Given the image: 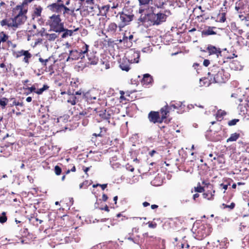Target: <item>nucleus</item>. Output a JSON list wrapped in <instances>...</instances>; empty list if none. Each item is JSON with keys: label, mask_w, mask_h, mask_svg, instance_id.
<instances>
[{"label": "nucleus", "mask_w": 249, "mask_h": 249, "mask_svg": "<svg viewBox=\"0 0 249 249\" xmlns=\"http://www.w3.org/2000/svg\"><path fill=\"white\" fill-rule=\"evenodd\" d=\"M210 71L208 75L212 76L210 81L213 83H225L229 78V73H226L222 68L216 65L211 67Z\"/></svg>", "instance_id": "f257e3e1"}, {"label": "nucleus", "mask_w": 249, "mask_h": 249, "mask_svg": "<svg viewBox=\"0 0 249 249\" xmlns=\"http://www.w3.org/2000/svg\"><path fill=\"white\" fill-rule=\"evenodd\" d=\"M47 24L50 27L51 30L60 33L63 30L64 23L62 22L59 15L53 14L50 17Z\"/></svg>", "instance_id": "f03ea898"}, {"label": "nucleus", "mask_w": 249, "mask_h": 249, "mask_svg": "<svg viewBox=\"0 0 249 249\" xmlns=\"http://www.w3.org/2000/svg\"><path fill=\"white\" fill-rule=\"evenodd\" d=\"M146 16L153 25H159L165 21L166 19V15L161 12H158L157 14L147 13Z\"/></svg>", "instance_id": "7ed1b4c3"}, {"label": "nucleus", "mask_w": 249, "mask_h": 249, "mask_svg": "<svg viewBox=\"0 0 249 249\" xmlns=\"http://www.w3.org/2000/svg\"><path fill=\"white\" fill-rule=\"evenodd\" d=\"M89 46L87 44L82 48V50H74L70 51L69 55L71 56L72 60H78L80 58L81 59L85 57L86 53H88Z\"/></svg>", "instance_id": "20e7f679"}, {"label": "nucleus", "mask_w": 249, "mask_h": 249, "mask_svg": "<svg viewBox=\"0 0 249 249\" xmlns=\"http://www.w3.org/2000/svg\"><path fill=\"white\" fill-rule=\"evenodd\" d=\"M134 57H136L133 60H131V62L129 60L126 58H123L120 62V67L123 71H128L130 70V64L132 63H138L139 61L140 54L139 53H134Z\"/></svg>", "instance_id": "39448f33"}, {"label": "nucleus", "mask_w": 249, "mask_h": 249, "mask_svg": "<svg viewBox=\"0 0 249 249\" xmlns=\"http://www.w3.org/2000/svg\"><path fill=\"white\" fill-rule=\"evenodd\" d=\"M97 92L95 90H89L83 93V98L89 104L95 103L97 100Z\"/></svg>", "instance_id": "423d86ee"}, {"label": "nucleus", "mask_w": 249, "mask_h": 249, "mask_svg": "<svg viewBox=\"0 0 249 249\" xmlns=\"http://www.w3.org/2000/svg\"><path fill=\"white\" fill-rule=\"evenodd\" d=\"M133 18L134 15L128 11L123 12L120 14V19L123 26L128 25L133 20Z\"/></svg>", "instance_id": "0eeeda50"}, {"label": "nucleus", "mask_w": 249, "mask_h": 249, "mask_svg": "<svg viewBox=\"0 0 249 249\" xmlns=\"http://www.w3.org/2000/svg\"><path fill=\"white\" fill-rule=\"evenodd\" d=\"M148 118L150 122L154 124H161L164 120L163 117H160L158 111H151L148 115Z\"/></svg>", "instance_id": "6e6552de"}, {"label": "nucleus", "mask_w": 249, "mask_h": 249, "mask_svg": "<svg viewBox=\"0 0 249 249\" xmlns=\"http://www.w3.org/2000/svg\"><path fill=\"white\" fill-rule=\"evenodd\" d=\"M27 17L25 15H23L22 12L19 13L14 18H11L12 26L14 28H18L19 25L23 23L26 20Z\"/></svg>", "instance_id": "1a4fd4ad"}, {"label": "nucleus", "mask_w": 249, "mask_h": 249, "mask_svg": "<svg viewBox=\"0 0 249 249\" xmlns=\"http://www.w3.org/2000/svg\"><path fill=\"white\" fill-rule=\"evenodd\" d=\"M207 51L209 55H215L217 58L221 56L222 51L219 48H217L214 46L209 44L207 47Z\"/></svg>", "instance_id": "9d476101"}, {"label": "nucleus", "mask_w": 249, "mask_h": 249, "mask_svg": "<svg viewBox=\"0 0 249 249\" xmlns=\"http://www.w3.org/2000/svg\"><path fill=\"white\" fill-rule=\"evenodd\" d=\"M50 10L53 12L60 13L63 10L64 4L61 3H52L48 6Z\"/></svg>", "instance_id": "9b49d317"}, {"label": "nucleus", "mask_w": 249, "mask_h": 249, "mask_svg": "<svg viewBox=\"0 0 249 249\" xmlns=\"http://www.w3.org/2000/svg\"><path fill=\"white\" fill-rule=\"evenodd\" d=\"M170 109L171 110L173 109L174 110L175 109L180 110L181 112L184 111L185 106L183 104L182 102H172L169 106Z\"/></svg>", "instance_id": "f8f14e48"}, {"label": "nucleus", "mask_w": 249, "mask_h": 249, "mask_svg": "<svg viewBox=\"0 0 249 249\" xmlns=\"http://www.w3.org/2000/svg\"><path fill=\"white\" fill-rule=\"evenodd\" d=\"M79 30L78 28H77L73 30H69L67 29H66L64 28V26H63V30L61 31V33H63L61 35V38H65L68 37V36H72L73 35V33Z\"/></svg>", "instance_id": "ddd939ff"}, {"label": "nucleus", "mask_w": 249, "mask_h": 249, "mask_svg": "<svg viewBox=\"0 0 249 249\" xmlns=\"http://www.w3.org/2000/svg\"><path fill=\"white\" fill-rule=\"evenodd\" d=\"M88 61L87 63L90 65H96L98 62V58L94 53L87 54Z\"/></svg>", "instance_id": "4468645a"}, {"label": "nucleus", "mask_w": 249, "mask_h": 249, "mask_svg": "<svg viewBox=\"0 0 249 249\" xmlns=\"http://www.w3.org/2000/svg\"><path fill=\"white\" fill-rule=\"evenodd\" d=\"M152 76L149 74L146 73L143 75L141 82L143 85H147L152 82Z\"/></svg>", "instance_id": "2eb2a0df"}, {"label": "nucleus", "mask_w": 249, "mask_h": 249, "mask_svg": "<svg viewBox=\"0 0 249 249\" xmlns=\"http://www.w3.org/2000/svg\"><path fill=\"white\" fill-rule=\"evenodd\" d=\"M68 94L71 95L67 100L68 103H70L71 105H74L79 101L78 98L74 96V94H71V91H68Z\"/></svg>", "instance_id": "dca6fc26"}, {"label": "nucleus", "mask_w": 249, "mask_h": 249, "mask_svg": "<svg viewBox=\"0 0 249 249\" xmlns=\"http://www.w3.org/2000/svg\"><path fill=\"white\" fill-rule=\"evenodd\" d=\"M215 28L216 27H215L209 26L207 29H205L202 32V35L206 36L215 35L216 34V32L213 30V29Z\"/></svg>", "instance_id": "f3484780"}, {"label": "nucleus", "mask_w": 249, "mask_h": 249, "mask_svg": "<svg viewBox=\"0 0 249 249\" xmlns=\"http://www.w3.org/2000/svg\"><path fill=\"white\" fill-rule=\"evenodd\" d=\"M170 110L171 109H170L169 106L167 105L165 106L160 109V112L161 114V117H163L164 120L167 118V115L169 112Z\"/></svg>", "instance_id": "a211bd4d"}, {"label": "nucleus", "mask_w": 249, "mask_h": 249, "mask_svg": "<svg viewBox=\"0 0 249 249\" xmlns=\"http://www.w3.org/2000/svg\"><path fill=\"white\" fill-rule=\"evenodd\" d=\"M214 193V190H213V192L208 190L203 194V196L204 198H206L208 200H212L213 199Z\"/></svg>", "instance_id": "6ab92c4d"}, {"label": "nucleus", "mask_w": 249, "mask_h": 249, "mask_svg": "<svg viewBox=\"0 0 249 249\" xmlns=\"http://www.w3.org/2000/svg\"><path fill=\"white\" fill-rule=\"evenodd\" d=\"M120 42H122L126 47H130L132 46V42L131 41H129L128 39V37L126 36H124L122 39L119 40Z\"/></svg>", "instance_id": "aec40b11"}, {"label": "nucleus", "mask_w": 249, "mask_h": 249, "mask_svg": "<svg viewBox=\"0 0 249 249\" xmlns=\"http://www.w3.org/2000/svg\"><path fill=\"white\" fill-rule=\"evenodd\" d=\"M205 230L203 229H199L197 231L198 235H197L198 236L197 239L199 240H201L203 238H204L205 237H207L208 235V234L205 232Z\"/></svg>", "instance_id": "412c9836"}, {"label": "nucleus", "mask_w": 249, "mask_h": 249, "mask_svg": "<svg viewBox=\"0 0 249 249\" xmlns=\"http://www.w3.org/2000/svg\"><path fill=\"white\" fill-rule=\"evenodd\" d=\"M117 26L115 23H111L107 28V31L111 34L114 33L117 30Z\"/></svg>", "instance_id": "4be33fe9"}, {"label": "nucleus", "mask_w": 249, "mask_h": 249, "mask_svg": "<svg viewBox=\"0 0 249 249\" xmlns=\"http://www.w3.org/2000/svg\"><path fill=\"white\" fill-rule=\"evenodd\" d=\"M212 83H213L212 81H211L210 80H208V78H202L200 79V86H205L209 87Z\"/></svg>", "instance_id": "5701e85b"}, {"label": "nucleus", "mask_w": 249, "mask_h": 249, "mask_svg": "<svg viewBox=\"0 0 249 249\" xmlns=\"http://www.w3.org/2000/svg\"><path fill=\"white\" fill-rule=\"evenodd\" d=\"M99 115L103 119L108 120L110 119V115L106 112V110H101L99 112Z\"/></svg>", "instance_id": "b1692460"}, {"label": "nucleus", "mask_w": 249, "mask_h": 249, "mask_svg": "<svg viewBox=\"0 0 249 249\" xmlns=\"http://www.w3.org/2000/svg\"><path fill=\"white\" fill-rule=\"evenodd\" d=\"M240 137L239 133H234L231 134L230 137L227 140V142L236 141Z\"/></svg>", "instance_id": "393cba45"}, {"label": "nucleus", "mask_w": 249, "mask_h": 249, "mask_svg": "<svg viewBox=\"0 0 249 249\" xmlns=\"http://www.w3.org/2000/svg\"><path fill=\"white\" fill-rule=\"evenodd\" d=\"M0 24L2 26L7 25L9 27H13V26H12L11 18L9 19H4L2 20L0 22Z\"/></svg>", "instance_id": "a878e982"}, {"label": "nucleus", "mask_w": 249, "mask_h": 249, "mask_svg": "<svg viewBox=\"0 0 249 249\" xmlns=\"http://www.w3.org/2000/svg\"><path fill=\"white\" fill-rule=\"evenodd\" d=\"M91 115V113L87 110H83L79 113V118L82 119L83 118L89 117Z\"/></svg>", "instance_id": "bb28decb"}, {"label": "nucleus", "mask_w": 249, "mask_h": 249, "mask_svg": "<svg viewBox=\"0 0 249 249\" xmlns=\"http://www.w3.org/2000/svg\"><path fill=\"white\" fill-rule=\"evenodd\" d=\"M42 11V8L40 6H38V7H36L34 9V13L32 16L40 17L41 16Z\"/></svg>", "instance_id": "cd10ccee"}, {"label": "nucleus", "mask_w": 249, "mask_h": 249, "mask_svg": "<svg viewBox=\"0 0 249 249\" xmlns=\"http://www.w3.org/2000/svg\"><path fill=\"white\" fill-rule=\"evenodd\" d=\"M8 99L5 97L0 98V106L2 108H4L8 103Z\"/></svg>", "instance_id": "c85d7f7f"}, {"label": "nucleus", "mask_w": 249, "mask_h": 249, "mask_svg": "<svg viewBox=\"0 0 249 249\" xmlns=\"http://www.w3.org/2000/svg\"><path fill=\"white\" fill-rule=\"evenodd\" d=\"M46 36L47 37L48 40L50 41H53L57 37H58V35L55 33L47 34Z\"/></svg>", "instance_id": "c756f323"}, {"label": "nucleus", "mask_w": 249, "mask_h": 249, "mask_svg": "<svg viewBox=\"0 0 249 249\" xmlns=\"http://www.w3.org/2000/svg\"><path fill=\"white\" fill-rule=\"evenodd\" d=\"M49 88V87L47 85H44L43 87L42 88H40L39 89H38L36 91H35V93L38 95H40L42 94V93L47 90Z\"/></svg>", "instance_id": "7c9ffc66"}, {"label": "nucleus", "mask_w": 249, "mask_h": 249, "mask_svg": "<svg viewBox=\"0 0 249 249\" xmlns=\"http://www.w3.org/2000/svg\"><path fill=\"white\" fill-rule=\"evenodd\" d=\"M8 38V36L6 35L3 32L0 33V44L1 42H5Z\"/></svg>", "instance_id": "2f4dec72"}, {"label": "nucleus", "mask_w": 249, "mask_h": 249, "mask_svg": "<svg viewBox=\"0 0 249 249\" xmlns=\"http://www.w3.org/2000/svg\"><path fill=\"white\" fill-rule=\"evenodd\" d=\"M139 2V5H147L153 1V0H138Z\"/></svg>", "instance_id": "473e14b6"}, {"label": "nucleus", "mask_w": 249, "mask_h": 249, "mask_svg": "<svg viewBox=\"0 0 249 249\" xmlns=\"http://www.w3.org/2000/svg\"><path fill=\"white\" fill-rule=\"evenodd\" d=\"M7 217L6 216V213L2 212L1 214L0 215V222L1 223H4L7 221Z\"/></svg>", "instance_id": "72a5a7b5"}, {"label": "nucleus", "mask_w": 249, "mask_h": 249, "mask_svg": "<svg viewBox=\"0 0 249 249\" xmlns=\"http://www.w3.org/2000/svg\"><path fill=\"white\" fill-rule=\"evenodd\" d=\"M24 57L23 58V61H24L26 63H29V59L32 56L31 54L28 51L25 53V54L24 55Z\"/></svg>", "instance_id": "f704fd0d"}, {"label": "nucleus", "mask_w": 249, "mask_h": 249, "mask_svg": "<svg viewBox=\"0 0 249 249\" xmlns=\"http://www.w3.org/2000/svg\"><path fill=\"white\" fill-rule=\"evenodd\" d=\"M12 100H14L12 104H11L10 105V107H13L14 106H20V107H23V103L22 102H17L16 101V100L15 99V98H12L11 99Z\"/></svg>", "instance_id": "c9c22d12"}, {"label": "nucleus", "mask_w": 249, "mask_h": 249, "mask_svg": "<svg viewBox=\"0 0 249 249\" xmlns=\"http://www.w3.org/2000/svg\"><path fill=\"white\" fill-rule=\"evenodd\" d=\"M63 14L65 15L66 13H69V12H71L70 15H72L74 13V10H71L69 8L66 7L65 5H64V7H63Z\"/></svg>", "instance_id": "e433bc0d"}, {"label": "nucleus", "mask_w": 249, "mask_h": 249, "mask_svg": "<svg viewBox=\"0 0 249 249\" xmlns=\"http://www.w3.org/2000/svg\"><path fill=\"white\" fill-rule=\"evenodd\" d=\"M195 192L198 193H202L205 191L204 188L203 187H201L200 185V183H198V186L195 187Z\"/></svg>", "instance_id": "4c0bfd02"}, {"label": "nucleus", "mask_w": 249, "mask_h": 249, "mask_svg": "<svg viewBox=\"0 0 249 249\" xmlns=\"http://www.w3.org/2000/svg\"><path fill=\"white\" fill-rule=\"evenodd\" d=\"M239 121V119H232L230 121L228 122V125L229 126H232V125H235L237 123H238V122Z\"/></svg>", "instance_id": "58836bf2"}, {"label": "nucleus", "mask_w": 249, "mask_h": 249, "mask_svg": "<svg viewBox=\"0 0 249 249\" xmlns=\"http://www.w3.org/2000/svg\"><path fill=\"white\" fill-rule=\"evenodd\" d=\"M54 172L56 175H60L62 172V169L59 166L56 165L54 167Z\"/></svg>", "instance_id": "ea45409f"}, {"label": "nucleus", "mask_w": 249, "mask_h": 249, "mask_svg": "<svg viewBox=\"0 0 249 249\" xmlns=\"http://www.w3.org/2000/svg\"><path fill=\"white\" fill-rule=\"evenodd\" d=\"M28 51L21 50L17 53L16 57H19L21 56H24L25 54V53H27Z\"/></svg>", "instance_id": "a19ab883"}, {"label": "nucleus", "mask_w": 249, "mask_h": 249, "mask_svg": "<svg viewBox=\"0 0 249 249\" xmlns=\"http://www.w3.org/2000/svg\"><path fill=\"white\" fill-rule=\"evenodd\" d=\"M142 52L144 53H150L152 52V49L150 46L144 47L142 49Z\"/></svg>", "instance_id": "79ce46f5"}, {"label": "nucleus", "mask_w": 249, "mask_h": 249, "mask_svg": "<svg viewBox=\"0 0 249 249\" xmlns=\"http://www.w3.org/2000/svg\"><path fill=\"white\" fill-rule=\"evenodd\" d=\"M226 114V113L224 111H222L221 110H219L217 111V117L218 118H221L222 116L225 115Z\"/></svg>", "instance_id": "37998d69"}, {"label": "nucleus", "mask_w": 249, "mask_h": 249, "mask_svg": "<svg viewBox=\"0 0 249 249\" xmlns=\"http://www.w3.org/2000/svg\"><path fill=\"white\" fill-rule=\"evenodd\" d=\"M226 19V14L225 13H222L221 15L219 18V22H224Z\"/></svg>", "instance_id": "c03bdc74"}, {"label": "nucleus", "mask_w": 249, "mask_h": 249, "mask_svg": "<svg viewBox=\"0 0 249 249\" xmlns=\"http://www.w3.org/2000/svg\"><path fill=\"white\" fill-rule=\"evenodd\" d=\"M39 61L42 63V65L44 66H46V63L49 61V59H43L41 57L39 58Z\"/></svg>", "instance_id": "a18cd8bd"}, {"label": "nucleus", "mask_w": 249, "mask_h": 249, "mask_svg": "<svg viewBox=\"0 0 249 249\" xmlns=\"http://www.w3.org/2000/svg\"><path fill=\"white\" fill-rule=\"evenodd\" d=\"M223 206H224V208H229L231 209H233L235 207V203L233 202L231 203V204L230 205H226L224 203H223Z\"/></svg>", "instance_id": "49530a36"}, {"label": "nucleus", "mask_w": 249, "mask_h": 249, "mask_svg": "<svg viewBox=\"0 0 249 249\" xmlns=\"http://www.w3.org/2000/svg\"><path fill=\"white\" fill-rule=\"evenodd\" d=\"M26 5V4H23V1L21 4L18 5L16 6V9H19L20 10L19 12H22V13L23 7Z\"/></svg>", "instance_id": "de8ad7c7"}, {"label": "nucleus", "mask_w": 249, "mask_h": 249, "mask_svg": "<svg viewBox=\"0 0 249 249\" xmlns=\"http://www.w3.org/2000/svg\"><path fill=\"white\" fill-rule=\"evenodd\" d=\"M82 124L83 126H87L89 123V120L87 118H83Z\"/></svg>", "instance_id": "09e8293b"}, {"label": "nucleus", "mask_w": 249, "mask_h": 249, "mask_svg": "<svg viewBox=\"0 0 249 249\" xmlns=\"http://www.w3.org/2000/svg\"><path fill=\"white\" fill-rule=\"evenodd\" d=\"M126 169L128 171H129L130 172H133L134 170V167L129 164H127L125 165Z\"/></svg>", "instance_id": "8fccbe9b"}, {"label": "nucleus", "mask_w": 249, "mask_h": 249, "mask_svg": "<svg viewBox=\"0 0 249 249\" xmlns=\"http://www.w3.org/2000/svg\"><path fill=\"white\" fill-rule=\"evenodd\" d=\"M27 89L29 90L30 92H35L36 91V87L33 85V86L31 87H28L27 88Z\"/></svg>", "instance_id": "3c124183"}, {"label": "nucleus", "mask_w": 249, "mask_h": 249, "mask_svg": "<svg viewBox=\"0 0 249 249\" xmlns=\"http://www.w3.org/2000/svg\"><path fill=\"white\" fill-rule=\"evenodd\" d=\"M239 17L240 18V19L242 20H245L246 21H249V18L245 17L243 15H239Z\"/></svg>", "instance_id": "603ef678"}, {"label": "nucleus", "mask_w": 249, "mask_h": 249, "mask_svg": "<svg viewBox=\"0 0 249 249\" xmlns=\"http://www.w3.org/2000/svg\"><path fill=\"white\" fill-rule=\"evenodd\" d=\"M148 9L150 12L149 13H155L156 12V8L153 6L148 7Z\"/></svg>", "instance_id": "864d4df0"}, {"label": "nucleus", "mask_w": 249, "mask_h": 249, "mask_svg": "<svg viewBox=\"0 0 249 249\" xmlns=\"http://www.w3.org/2000/svg\"><path fill=\"white\" fill-rule=\"evenodd\" d=\"M210 60L208 59H204L203 61V64L205 67H208L210 64Z\"/></svg>", "instance_id": "5fc2aeb1"}, {"label": "nucleus", "mask_w": 249, "mask_h": 249, "mask_svg": "<svg viewBox=\"0 0 249 249\" xmlns=\"http://www.w3.org/2000/svg\"><path fill=\"white\" fill-rule=\"evenodd\" d=\"M83 92H82L81 90H79L75 92L73 91V92L71 94H74V96H75L76 95H83Z\"/></svg>", "instance_id": "6e6d98bb"}, {"label": "nucleus", "mask_w": 249, "mask_h": 249, "mask_svg": "<svg viewBox=\"0 0 249 249\" xmlns=\"http://www.w3.org/2000/svg\"><path fill=\"white\" fill-rule=\"evenodd\" d=\"M108 199V197L107 195L104 194L102 196V200L104 202L106 201Z\"/></svg>", "instance_id": "4d7b16f0"}, {"label": "nucleus", "mask_w": 249, "mask_h": 249, "mask_svg": "<svg viewBox=\"0 0 249 249\" xmlns=\"http://www.w3.org/2000/svg\"><path fill=\"white\" fill-rule=\"evenodd\" d=\"M109 9V6L108 5H105L102 7V9L105 10L107 11Z\"/></svg>", "instance_id": "13d9d810"}, {"label": "nucleus", "mask_w": 249, "mask_h": 249, "mask_svg": "<svg viewBox=\"0 0 249 249\" xmlns=\"http://www.w3.org/2000/svg\"><path fill=\"white\" fill-rule=\"evenodd\" d=\"M148 226L150 228H155L157 226V224L156 223L153 224L152 223H150L149 224Z\"/></svg>", "instance_id": "bf43d9fd"}, {"label": "nucleus", "mask_w": 249, "mask_h": 249, "mask_svg": "<svg viewBox=\"0 0 249 249\" xmlns=\"http://www.w3.org/2000/svg\"><path fill=\"white\" fill-rule=\"evenodd\" d=\"M100 209L102 210H105L107 212L109 211L108 207L107 205H106V206L104 208H101Z\"/></svg>", "instance_id": "052dcab7"}, {"label": "nucleus", "mask_w": 249, "mask_h": 249, "mask_svg": "<svg viewBox=\"0 0 249 249\" xmlns=\"http://www.w3.org/2000/svg\"><path fill=\"white\" fill-rule=\"evenodd\" d=\"M220 186H222L223 188L225 190H226L228 189V184H224L223 183H222V184H220Z\"/></svg>", "instance_id": "680f3d73"}, {"label": "nucleus", "mask_w": 249, "mask_h": 249, "mask_svg": "<svg viewBox=\"0 0 249 249\" xmlns=\"http://www.w3.org/2000/svg\"><path fill=\"white\" fill-rule=\"evenodd\" d=\"M157 153V151L155 150H153L149 152V155L151 157H153L154 155Z\"/></svg>", "instance_id": "e2e57ef3"}, {"label": "nucleus", "mask_w": 249, "mask_h": 249, "mask_svg": "<svg viewBox=\"0 0 249 249\" xmlns=\"http://www.w3.org/2000/svg\"><path fill=\"white\" fill-rule=\"evenodd\" d=\"M86 2L88 4H92L94 3V0H86Z\"/></svg>", "instance_id": "0e129e2a"}, {"label": "nucleus", "mask_w": 249, "mask_h": 249, "mask_svg": "<svg viewBox=\"0 0 249 249\" xmlns=\"http://www.w3.org/2000/svg\"><path fill=\"white\" fill-rule=\"evenodd\" d=\"M128 240H130V241H132L133 243H134L135 244H138V242H137V241L135 240L133 238H132L131 237H128Z\"/></svg>", "instance_id": "69168bd1"}, {"label": "nucleus", "mask_w": 249, "mask_h": 249, "mask_svg": "<svg viewBox=\"0 0 249 249\" xmlns=\"http://www.w3.org/2000/svg\"><path fill=\"white\" fill-rule=\"evenodd\" d=\"M107 184H103L100 185V186L101 187L102 189L104 190L107 187Z\"/></svg>", "instance_id": "338daca9"}, {"label": "nucleus", "mask_w": 249, "mask_h": 249, "mask_svg": "<svg viewBox=\"0 0 249 249\" xmlns=\"http://www.w3.org/2000/svg\"><path fill=\"white\" fill-rule=\"evenodd\" d=\"M142 205L144 207H146L148 206H149L150 205V204L149 203L147 202H144L143 203H142Z\"/></svg>", "instance_id": "774afa93"}]
</instances>
